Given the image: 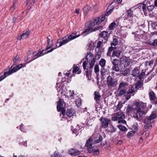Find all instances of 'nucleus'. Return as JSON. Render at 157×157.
Instances as JSON below:
<instances>
[{
	"instance_id": "nucleus-54",
	"label": "nucleus",
	"mask_w": 157,
	"mask_h": 157,
	"mask_svg": "<svg viewBox=\"0 0 157 157\" xmlns=\"http://www.w3.org/2000/svg\"><path fill=\"white\" fill-rule=\"evenodd\" d=\"M94 72L97 74L98 72L99 71V68L98 66V65H96L94 68Z\"/></svg>"
},
{
	"instance_id": "nucleus-15",
	"label": "nucleus",
	"mask_w": 157,
	"mask_h": 157,
	"mask_svg": "<svg viewBox=\"0 0 157 157\" xmlns=\"http://www.w3.org/2000/svg\"><path fill=\"white\" fill-rule=\"evenodd\" d=\"M87 65V63L86 62V60L84 61L82 64V66L83 67V68L84 70H86L85 71V73H86V76L87 78H89V74L90 72L91 71V70L90 69L89 71L87 69H86V66Z\"/></svg>"
},
{
	"instance_id": "nucleus-50",
	"label": "nucleus",
	"mask_w": 157,
	"mask_h": 157,
	"mask_svg": "<svg viewBox=\"0 0 157 157\" xmlns=\"http://www.w3.org/2000/svg\"><path fill=\"white\" fill-rule=\"evenodd\" d=\"M112 69L116 71H118L119 70L118 65H113L112 67Z\"/></svg>"
},
{
	"instance_id": "nucleus-36",
	"label": "nucleus",
	"mask_w": 157,
	"mask_h": 157,
	"mask_svg": "<svg viewBox=\"0 0 157 157\" xmlns=\"http://www.w3.org/2000/svg\"><path fill=\"white\" fill-rule=\"evenodd\" d=\"M127 91L126 90L122 89L120 90V91L118 95L119 96H121L123 95H125L127 94Z\"/></svg>"
},
{
	"instance_id": "nucleus-4",
	"label": "nucleus",
	"mask_w": 157,
	"mask_h": 157,
	"mask_svg": "<svg viewBox=\"0 0 157 157\" xmlns=\"http://www.w3.org/2000/svg\"><path fill=\"white\" fill-rule=\"evenodd\" d=\"M107 85L108 87H114L117 84V80L110 75H109L107 78Z\"/></svg>"
},
{
	"instance_id": "nucleus-1",
	"label": "nucleus",
	"mask_w": 157,
	"mask_h": 157,
	"mask_svg": "<svg viewBox=\"0 0 157 157\" xmlns=\"http://www.w3.org/2000/svg\"><path fill=\"white\" fill-rule=\"evenodd\" d=\"M136 109L135 118L139 121H141L147 113L146 104L141 101L136 100L134 103Z\"/></svg>"
},
{
	"instance_id": "nucleus-42",
	"label": "nucleus",
	"mask_w": 157,
	"mask_h": 157,
	"mask_svg": "<svg viewBox=\"0 0 157 157\" xmlns=\"http://www.w3.org/2000/svg\"><path fill=\"white\" fill-rule=\"evenodd\" d=\"M150 45L155 46L157 45V39H155L153 42L150 41L148 43Z\"/></svg>"
},
{
	"instance_id": "nucleus-21",
	"label": "nucleus",
	"mask_w": 157,
	"mask_h": 157,
	"mask_svg": "<svg viewBox=\"0 0 157 157\" xmlns=\"http://www.w3.org/2000/svg\"><path fill=\"white\" fill-rule=\"evenodd\" d=\"M89 63L90 64L89 69L90 70L92 69L95 63V59L94 58H93L90 61Z\"/></svg>"
},
{
	"instance_id": "nucleus-59",
	"label": "nucleus",
	"mask_w": 157,
	"mask_h": 157,
	"mask_svg": "<svg viewBox=\"0 0 157 157\" xmlns=\"http://www.w3.org/2000/svg\"><path fill=\"white\" fill-rule=\"evenodd\" d=\"M102 42L101 41H98L97 43V46L96 47V48H99L101 47Z\"/></svg>"
},
{
	"instance_id": "nucleus-41",
	"label": "nucleus",
	"mask_w": 157,
	"mask_h": 157,
	"mask_svg": "<svg viewBox=\"0 0 157 157\" xmlns=\"http://www.w3.org/2000/svg\"><path fill=\"white\" fill-rule=\"evenodd\" d=\"M75 104L77 107L80 106L81 104V101L80 98H78L75 101Z\"/></svg>"
},
{
	"instance_id": "nucleus-34",
	"label": "nucleus",
	"mask_w": 157,
	"mask_h": 157,
	"mask_svg": "<svg viewBox=\"0 0 157 157\" xmlns=\"http://www.w3.org/2000/svg\"><path fill=\"white\" fill-rule=\"evenodd\" d=\"M80 130V127L78 125H77L76 127V128L74 129L72 131L73 132L77 135L78 134V132L79 133V131Z\"/></svg>"
},
{
	"instance_id": "nucleus-49",
	"label": "nucleus",
	"mask_w": 157,
	"mask_h": 157,
	"mask_svg": "<svg viewBox=\"0 0 157 157\" xmlns=\"http://www.w3.org/2000/svg\"><path fill=\"white\" fill-rule=\"evenodd\" d=\"M103 139V138L102 136L100 135H99V136L98 137V139H97V140H95V143H98L101 141Z\"/></svg>"
},
{
	"instance_id": "nucleus-40",
	"label": "nucleus",
	"mask_w": 157,
	"mask_h": 157,
	"mask_svg": "<svg viewBox=\"0 0 157 157\" xmlns=\"http://www.w3.org/2000/svg\"><path fill=\"white\" fill-rule=\"evenodd\" d=\"M136 91H137L136 89L133 86H132L131 89L128 90V91L127 92L128 94H132Z\"/></svg>"
},
{
	"instance_id": "nucleus-10",
	"label": "nucleus",
	"mask_w": 157,
	"mask_h": 157,
	"mask_svg": "<svg viewBox=\"0 0 157 157\" xmlns=\"http://www.w3.org/2000/svg\"><path fill=\"white\" fill-rule=\"evenodd\" d=\"M30 32L29 30L26 31H24L23 34L17 38V40H21L28 37L29 35Z\"/></svg>"
},
{
	"instance_id": "nucleus-13",
	"label": "nucleus",
	"mask_w": 157,
	"mask_h": 157,
	"mask_svg": "<svg viewBox=\"0 0 157 157\" xmlns=\"http://www.w3.org/2000/svg\"><path fill=\"white\" fill-rule=\"evenodd\" d=\"M62 39L63 40L60 42L59 45L58 46H57V45H56L57 47L61 46L70 41L68 39V35H67L63 37Z\"/></svg>"
},
{
	"instance_id": "nucleus-52",
	"label": "nucleus",
	"mask_w": 157,
	"mask_h": 157,
	"mask_svg": "<svg viewBox=\"0 0 157 157\" xmlns=\"http://www.w3.org/2000/svg\"><path fill=\"white\" fill-rule=\"evenodd\" d=\"M154 6L153 5H150L149 6H148L147 7V11H148V12H150L152 11L154 8Z\"/></svg>"
},
{
	"instance_id": "nucleus-26",
	"label": "nucleus",
	"mask_w": 157,
	"mask_h": 157,
	"mask_svg": "<svg viewBox=\"0 0 157 157\" xmlns=\"http://www.w3.org/2000/svg\"><path fill=\"white\" fill-rule=\"evenodd\" d=\"M106 60L104 59H101L99 62L100 65L102 67H104L105 65Z\"/></svg>"
},
{
	"instance_id": "nucleus-63",
	"label": "nucleus",
	"mask_w": 157,
	"mask_h": 157,
	"mask_svg": "<svg viewBox=\"0 0 157 157\" xmlns=\"http://www.w3.org/2000/svg\"><path fill=\"white\" fill-rule=\"evenodd\" d=\"M132 129L134 131H135V132L137 130L138 128L135 125H134L132 126Z\"/></svg>"
},
{
	"instance_id": "nucleus-61",
	"label": "nucleus",
	"mask_w": 157,
	"mask_h": 157,
	"mask_svg": "<svg viewBox=\"0 0 157 157\" xmlns=\"http://www.w3.org/2000/svg\"><path fill=\"white\" fill-rule=\"evenodd\" d=\"M111 120L114 121H116L118 120L116 114V116L112 117Z\"/></svg>"
},
{
	"instance_id": "nucleus-38",
	"label": "nucleus",
	"mask_w": 157,
	"mask_h": 157,
	"mask_svg": "<svg viewBox=\"0 0 157 157\" xmlns=\"http://www.w3.org/2000/svg\"><path fill=\"white\" fill-rule=\"evenodd\" d=\"M117 129L114 127L113 125L109 127V131L111 133H113L116 132Z\"/></svg>"
},
{
	"instance_id": "nucleus-16",
	"label": "nucleus",
	"mask_w": 157,
	"mask_h": 157,
	"mask_svg": "<svg viewBox=\"0 0 157 157\" xmlns=\"http://www.w3.org/2000/svg\"><path fill=\"white\" fill-rule=\"evenodd\" d=\"M143 82L140 81H138L135 84V88L136 89H137L138 90L140 89H143L144 87L143 86Z\"/></svg>"
},
{
	"instance_id": "nucleus-29",
	"label": "nucleus",
	"mask_w": 157,
	"mask_h": 157,
	"mask_svg": "<svg viewBox=\"0 0 157 157\" xmlns=\"http://www.w3.org/2000/svg\"><path fill=\"white\" fill-rule=\"evenodd\" d=\"M139 73V71L136 69H134L132 71V75L134 77H136L138 75Z\"/></svg>"
},
{
	"instance_id": "nucleus-20",
	"label": "nucleus",
	"mask_w": 157,
	"mask_h": 157,
	"mask_svg": "<svg viewBox=\"0 0 157 157\" xmlns=\"http://www.w3.org/2000/svg\"><path fill=\"white\" fill-rule=\"evenodd\" d=\"M121 53V52L119 50L113 51L112 53V56L113 57L116 56L117 57H119Z\"/></svg>"
},
{
	"instance_id": "nucleus-8",
	"label": "nucleus",
	"mask_w": 157,
	"mask_h": 157,
	"mask_svg": "<svg viewBox=\"0 0 157 157\" xmlns=\"http://www.w3.org/2000/svg\"><path fill=\"white\" fill-rule=\"evenodd\" d=\"M153 121L151 120L149 117H147L144 121V126L145 129H148L152 127V123Z\"/></svg>"
},
{
	"instance_id": "nucleus-48",
	"label": "nucleus",
	"mask_w": 157,
	"mask_h": 157,
	"mask_svg": "<svg viewBox=\"0 0 157 157\" xmlns=\"http://www.w3.org/2000/svg\"><path fill=\"white\" fill-rule=\"evenodd\" d=\"M101 52L100 50H98V52H97L96 55V58L97 59H99L100 58L101 55Z\"/></svg>"
},
{
	"instance_id": "nucleus-64",
	"label": "nucleus",
	"mask_w": 157,
	"mask_h": 157,
	"mask_svg": "<svg viewBox=\"0 0 157 157\" xmlns=\"http://www.w3.org/2000/svg\"><path fill=\"white\" fill-rule=\"evenodd\" d=\"M105 19V16L104 15H102L101 18H100L99 23H101Z\"/></svg>"
},
{
	"instance_id": "nucleus-19",
	"label": "nucleus",
	"mask_w": 157,
	"mask_h": 157,
	"mask_svg": "<svg viewBox=\"0 0 157 157\" xmlns=\"http://www.w3.org/2000/svg\"><path fill=\"white\" fill-rule=\"evenodd\" d=\"M75 113V111L72 109H68L66 113L67 115L69 117L73 116Z\"/></svg>"
},
{
	"instance_id": "nucleus-5",
	"label": "nucleus",
	"mask_w": 157,
	"mask_h": 157,
	"mask_svg": "<svg viewBox=\"0 0 157 157\" xmlns=\"http://www.w3.org/2000/svg\"><path fill=\"white\" fill-rule=\"evenodd\" d=\"M101 126V128H106L111 123L110 120L108 118L102 117L100 118Z\"/></svg>"
},
{
	"instance_id": "nucleus-28",
	"label": "nucleus",
	"mask_w": 157,
	"mask_h": 157,
	"mask_svg": "<svg viewBox=\"0 0 157 157\" xmlns=\"http://www.w3.org/2000/svg\"><path fill=\"white\" fill-rule=\"evenodd\" d=\"M43 52V51H39L37 52V53L36 54H34V53H33V54H32V55H33V56L34 55H35V56H36V57H35L33 59H32V60L29 61V62H30L31 61H32L34 59H35L37 58V57L40 56V55L42 54V53Z\"/></svg>"
},
{
	"instance_id": "nucleus-12",
	"label": "nucleus",
	"mask_w": 157,
	"mask_h": 157,
	"mask_svg": "<svg viewBox=\"0 0 157 157\" xmlns=\"http://www.w3.org/2000/svg\"><path fill=\"white\" fill-rule=\"evenodd\" d=\"M149 95L150 99L154 101L155 104H157V98L155 93L153 91L150 92L149 93Z\"/></svg>"
},
{
	"instance_id": "nucleus-39",
	"label": "nucleus",
	"mask_w": 157,
	"mask_h": 157,
	"mask_svg": "<svg viewBox=\"0 0 157 157\" xmlns=\"http://www.w3.org/2000/svg\"><path fill=\"white\" fill-rule=\"evenodd\" d=\"M112 62L113 65H118L119 61L117 59H114L112 61Z\"/></svg>"
},
{
	"instance_id": "nucleus-30",
	"label": "nucleus",
	"mask_w": 157,
	"mask_h": 157,
	"mask_svg": "<svg viewBox=\"0 0 157 157\" xmlns=\"http://www.w3.org/2000/svg\"><path fill=\"white\" fill-rule=\"evenodd\" d=\"M100 18L99 17H98L94 20V22L93 23H92L91 25L92 26H94L95 25V24L98 25L99 23H99L100 21Z\"/></svg>"
},
{
	"instance_id": "nucleus-9",
	"label": "nucleus",
	"mask_w": 157,
	"mask_h": 157,
	"mask_svg": "<svg viewBox=\"0 0 157 157\" xmlns=\"http://www.w3.org/2000/svg\"><path fill=\"white\" fill-rule=\"evenodd\" d=\"M65 106V103L63 99H60L57 106V110L58 111L63 110Z\"/></svg>"
},
{
	"instance_id": "nucleus-18",
	"label": "nucleus",
	"mask_w": 157,
	"mask_h": 157,
	"mask_svg": "<svg viewBox=\"0 0 157 157\" xmlns=\"http://www.w3.org/2000/svg\"><path fill=\"white\" fill-rule=\"evenodd\" d=\"M94 99L96 101L97 103H98V101H99L101 98L100 94L99 92L97 91H95L94 92Z\"/></svg>"
},
{
	"instance_id": "nucleus-11",
	"label": "nucleus",
	"mask_w": 157,
	"mask_h": 157,
	"mask_svg": "<svg viewBox=\"0 0 157 157\" xmlns=\"http://www.w3.org/2000/svg\"><path fill=\"white\" fill-rule=\"evenodd\" d=\"M80 36V34H77V32L76 31H75L72 33L70 36H68V39L69 40L71 41L79 37Z\"/></svg>"
},
{
	"instance_id": "nucleus-32",
	"label": "nucleus",
	"mask_w": 157,
	"mask_h": 157,
	"mask_svg": "<svg viewBox=\"0 0 157 157\" xmlns=\"http://www.w3.org/2000/svg\"><path fill=\"white\" fill-rule=\"evenodd\" d=\"M19 56H18V55H16L15 57L13 59V61L14 63L13 65H14H14H16L18 62L19 61Z\"/></svg>"
},
{
	"instance_id": "nucleus-7",
	"label": "nucleus",
	"mask_w": 157,
	"mask_h": 157,
	"mask_svg": "<svg viewBox=\"0 0 157 157\" xmlns=\"http://www.w3.org/2000/svg\"><path fill=\"white\" fill-rule=\"evenodd\" d=\"M116 115L118 120L121 119L118 121V123L125 124L126 123V121L124 119L125 118V116L123 113L118 112L116 113Z\"/></svg>"
},
{
	"instance_id": "nucleus-58",
	"label": "nucleus",
	"mask_w": 157,
	"mask_h": 157,
	"mask_svg": "<svg viewBox=\"0 0 157 157\" xmlns=\"http://www.w3.org/2000/svg\"><path fill=\"white\" fill-rule=\"evenodd\" d=\"M142 9L144 14L147 11L146 6L145 4H143L142 6Z\"/></svg>"
},
{
	"instance_id": "nucleus-53",
	"label": "nucleus",
	"mask_w": 157,
	"mask_h": 157,
	"mask_svg": "<svg viewBox=\"0 0 157 157\" xmlns=\"http://www.w3.org/2000/svg\"><path fill=\"white\" fill-rule=\"evenodd\" d=\"M109 8H108L107 10V12L105 14V15L106 16H108L110 14V13H111V12L112 11V10L113 9V8H112V9H109Z\"/></svg>"
},
{
	"instance_id": "nucleus-45",
	"label": "nucleus",
	"mask_w": 157,
	"mask_h": 157,
	"mask_svg": "<svg viewBox=\"0 0 157 157\" xmlns=\"http://www.w3.org/2000/svg\"><path fill=\"white\" fill-rule=\"evenodd\" d=\"M116 25V23L115 22H112L109 26V29L110 30L113 29V28L115 27Z\"/></svg>"
},
{
	"instance_id": "nucleus-3",
	"label": "nucleus",
	"mask_w": 157,
	"mask_h": 157,
	"mask_svg": "<svg viewBox=\"0 0 157 157\" xmlns=\"http://www.w3.org/2000/svg\"><path fill=\"white\" fill-rule=\"evenodd\" d=\"M93 140L90 137L86 141L85 146L87 147V149L90 153H93L94 155H97L99 153V150L98 148H94V144H93Z\"/></svg>"
},
{
	"instance_id": "nucleus-62",
	"label": "nucleus",
	"mask_w": 157,
	"mask_h": 157,
	"mask_svg": "<svg viewBox=\"0 0 157 157\" xmlns=\"http://www.w3.org/2000/svg\"><path fill=\"white\" fill-rule=\"evenodd\" d=\"M102 28V26H98L97 27L95 28L94 30V31L99 30V29H101Z\"/></svg>"
},
{
	"instance_id": "nucleus-46",
	"label": "nucleus",
	"mask_w": 157,
	"mask_h": 157,
	"mask_svg": "<svg viewBox=\"0 0 157 157\" xmlns=\"http://www.w3.org/2000/svg\"><path fill=\"white\" fill-rule=\"evenodd\" d=\"M127 12L128 16L131 17L133 15V11L131 10V9H130L127 10Z\"/></svg>"
},
{
	"instance_id": "nucleus-56",
	"label": "nucleus",
	"mask_w": 157,
	"mask_h": 157,
	"mask_svg": "<svg viewBox=\"0 0 157 157\" xmlns=\"http://www.w3.org/2000/svg\"><path fill=\"white\" fill-rule=\"evenodd\" d=\"M145 75V73L144 72H142L141 73L140 75H139V78L140 79H141L143 78L144 75Z\"/></svg>"
},
{
	"instance_id": "nucleus-55",
	"label": "nucleus",
	"mask_w": 157,
	"mask_h": 157,
	"mask_svg": "<svg viewBox=\"0 0 157 157\" xmlns=\"http://www.w3.org/2000/svg\"><path fill=\"white\" fill-rule=\"evenodd\" d=\"M79 68L78 66H75L73 67V73H76L77 71H78Z\"/></svg>"
},
{
	"instance_id": "nucleus-47",
	"label": "nucleus",
	"mask_w": 157,
	"mask_h": 157,
	"mask_svg": "<svg viewBox=\"0 0 157 157\" xmlns=\"http://www.w3.org/2000/svg\"><path fill=\"white\" fill-rule=\"evenodd\" d=\"M69 95L68 96V97L69 98H70L71 99H72L73 97L75 95L74 91H71V90H70L69 91Z\"/></svg>"
},
{
	"instance_id": "nucleus-43",
	"label": "nucleus",
	"mask_w": 157,
	"mask_h": 157,
	"mask_svg": "<svg viewBox=\"0 0 157 157\" xmlns=\"http://www.w3.org/2000/svg\"><path fill=\"white\" fill-rule=\"evenodd\" d=\"M52 157H62V155L59 152L55 151L53 154L52 155Z\"/></svg>"
},
{
	"instance_id": "nucleus-51",
	"label": "nucleus",
	"mask_w": 157,
	"mask_h": 157,
	"mask_svg": "<svg viewBox=\"0 0 157 157\" xmlns=\"http://www.w3.org/2000/svg\"><path fill=\"white\" fill-rule=\"evenodd\" d=\"M133 110V108L132 106H128L126 109V112L128 113L131 112Z\"/></svg>"
},
{
	"instance_id": "nucleus-22",
	"label": "nucleus",
	"mask_w": 157,
	"mask_h": 157,
	"mask_svg": "<svg viewBox=\"0 0 157 157\" xmlns=\"http://www.w3.org/2000/svg\"><path fill=\"white\" fill-rule=\"evenodd\" d=\"M121 74L124 76L127 75L130 72L129 69L128 68H126L124 70H122L120 71Z\"/></svg>"
},
{
	"instance_id": "nucleus-33",
	"label": "nucleus",
	"mask_w": 157,
	"mask_h": 157,
	"mask_svg": "<svg viewBox=\"0 0 157 157\" xmlns=\"http://www.w3.org/2000/svg\"><path fill=\"white\" fill-rule=\"evenodd\" d=\"M102 68L101 69V76H103L106 74H107L108 72V71L105 69L104 67H102Z\"/></svg>"
},
{
	"instance_id": "nucleus-6",
	"label": "nucleus",
	"mask_w": 157,
	"mask_h": 157,
	"mask_svg": "<svg viewBox=\"0 0 157 157\" xmlns=\"http://www.w3.org/2000/svg\"><path fill=\"white\" fill-rule=\"evenodd\" d=\"M120 62L121 64L124 65V68L129 66L130 64L129 57L124 56H122L121 58Z\"/></svg>"
},
{
	"instance_id": "nucleus-17",
	"label": "nucleus",
	"mask_w": 157,
	"mask_h": 157,
	"mask_svg": "<svg viewBox=\"0 0 157 157\" xmlns=\"http://www.w3.org/2000/svg\"><path fill=\"white\" fill-rule=\"evenodd\" d=\"M108 31H104L101 32V33L99 34V36L102 38H103L105 40H107L108 38Z\"/></svg>"
},
{
	"instance_id": "nucleus-23",
	"label": "nucleus",
	"mask_w": 157,
	"mask_h": 157,
	"mask_svg": "<svg viewBox=\"0 0 157 157\" xmlns=\"http://www.w3.org/2000/svg\"><path fill=\"white\" fill-rule=\"evenodd\" d=\"M93 57V54L91 52H89L87 53L86 55V59L87 61H88L89 59H92Z\"/></svg>"
},
{
	"instance_id": "nucleus-35",
	"label": "nucleus",
	"mask_w": 157,
	"mask_h": 157,
	"mask_svg": "<svg viewBox=\"0 0 157 157\" xmlns=\"http://www.w3.org/2000/svg\"><path fill=\"white\" fill-rule=\"evenodd\" d=\"M157 117L156 113L155 112L152 113L151 115L148 117L151 120Z\"/></svg>"
},
{
	"instance_id": "nucleus-57",
	"label": "nucleus",
	"mask_w": 157,
	"mask_h": 157,
	"mask_svg": "<svg viewBox=\"0 0 157 157\" xmlns=\"http://www.w3.org/2000/svg\"><path fill=\"white\" fill-rule=\"evenodd\" d=\"M123 106L122 103H119L116 106L117 110H120Z\"/></svg>"
},
{
	"instance_id": "nucleus-44",
	"label": "nucleus",
	"mask_w": 157,
	"mask_h": 157,
	"mask_svg": "<svg viewBox=\"0 0 157 157\" xmlns=\"http://www.w3.org/2000/svg\"><path fill=\"white\" fill-rule=\"evenodd\" d=\"M135 133V132L133 131H131L128 132L127 136L128 138H130L131 136H133Z\"/></svg>"
},
{
	"instance_id": "nucleus-37",
	"label": "nucleus",
	"mask_w": 157,
	"mask_h": 157,
	"mask_svg": "<svg viewBox=\"0 0 157 157\" xmlns=\"http://www.w3.org/2000/svg\"><path fill=\"white\" fill-rule=\"evenodd\" d=\"M128 85L127 83L125 82H121L119 85V87L118 88V89H120L121 88L124 87L126 86H127Z\"/></svg>"
},
{
	"instance_id": "nucleus-25",
	"label": "nucleus",
	"mask_w": 157,
	"mask_h": 157,
	"mask_svg": "<svg viewBox=\"0 0 157 157\" xmlns=\"http://www.w3.org/2000/svg\"><path fill=\"white\" fill-rule=\"evenodd\" d=\"M117 126L119 129L122 131L125 132L127 130V128L124 125L120 124Z\"/></svg>"
},
{
	"instance_id": "nucleus-60",
	"label": "nucleus",
	"mask_w": 157,
	"mask_h": 157,
	"mask_svg": "<svg viewBox=\"0 0 157 157\" xmlns=\"http://www.w3.org/2000/svg\"><path fill=\"white\" fill-rule=\"evenodd\" d=\"M116 47H113L111 46L109 48L108 50L111 52L113 51L116 49Z\"/></svg>"
},
{
	"instance_id": "nucleus-2",
	"label": "nucleus",
	"mask_w": 157,
	"mask_h": 157,
	"mask_svg": "<svg viewBox=\"0 0 157 157\" xmlns=\"http://www.w3.org/2000/svg\"><path fill=\"white\" fill-rule=\"evenodd\" d=\"M22 66V65L21 64L14 67V65H13L11 67H8L6 69L3 75L1 76V81L3 80L6 76L12 74V73L16 72L21 68Z\"/></svg>"
},
{
	"instance_id": "nucleus-31",
	"label": "nucleus",
	"mask_w": 157,
	"mask_h": 157,
	"mask_svg": "<svg viewBox=\"0 0 157 157\" xmlns=\"http://www.w3.org/2000/svg\"><path fill=\"white\" fill-rule=\"evenodd\" d=\"M118 41L117 39L114 38L113 39V41L111 42V45L112 46H115L118 44Z\"/></svg>"
},
{
	"instance_id": "nucleus-24",
	"label": "nucleus",
	"mask_w": 157,
	"mask_h": 157,
	"mask_svg": "<svg viewBox=\"0 0 157 157\" xmlns=\"http://www.w3.org/2000/svg\"><path fill=\"white\" fill-rule=\"evenodd\" d=\"M17 3V1L16 0L14 1L13 4V6L10 8V11L11 12H13L15 9L16 7V5Z\"/></svg>"
},
{
	"instance_id": "nucleus-27",
	"label": "nucleus",
	"mask_w": 157,
	"mask_h": 157,
	"mask_svg": "<svg viewBox=\"0 0 157 157\" xmlns=\"http://www.w3.org/2000/svg\"><path fill=\"white\" fill-rule=\"evenodd\" d=\"M90 8L91 7L90 6L88 5H86V7H84L83 9V10L84 13L85 14H86L90 10Z\"/></svg>"
},
{
	"instance_id": "nucleus-14",
	"label": "nucleus",
	"mask_w": 157,
	"mask_h": 157,
	"mask_svg": "<svg viewBox=\"0 0 157 157\" xmlns=\"http://www.w3.org/2000/svg\"><path fill=\"white\" fill-rule=\"evenodd\" d=\"M69 153L71 155H77L79 154L80 151L75 149H70L69 150Z\"/></svg>"
}]
</instances>
